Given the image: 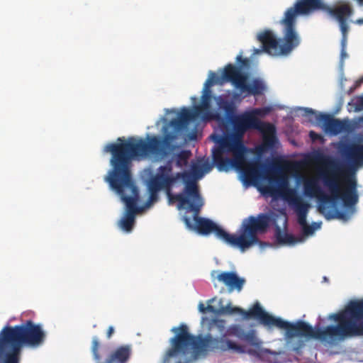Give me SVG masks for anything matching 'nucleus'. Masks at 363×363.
<instances>
[{
    "label": "nucleus",
    "instance_id": "c756f323",
    "mask_svg": "<svg viewBox=\"0 0 363 363\" xmlns=\"http://www.w3.org/2000/svg\"><path fill=\"white\" fill-rule=\"evenodd\" d=\"M148 191H149V198L147 203H152L156 201L158 199V193L162 191L161 189L152 186V184H147Z\"/></svg>",
    "mask_w": 363,
    "mask_h": 363
},
{
    "label": "nucleus",
    "instance_id": "a18cd8bd",
    "mask_svg": "<svg viewBox=\"0 0 363 363\" xmlns=\"http://www.w3.org/2000/svg\"><path fill=\"white\" fill-rule=\"evenodd\" d=\"M363 83V77L359 78L357 82H356V84H357V86H359L360 84H362Z\"/></svg>",
    "mask_w": 363,
    "mask_h": 363
},
{
    "label": "nucleus",
    "instance_id": "c85d7f7f",
    "mask_svg": "<svg viewBox=\"0 0 363 363\" xmlns=\"http://www.w3.org/2000/svg\"><path fill=\"white\" fill-rule=\"evenodd\" d=\"M348 106H352L354 112L363 111V95L355 96L352 99V102L348 104Z\"/></svg>",
    "mask_w": 363,
    "mask_h": 363
},
{
    "label": "nucleus",
    "instance_id": "f257e3e1",
    "mask_svg": "<svg viewBox=\"0 0 363 363\" xmlns=\"http://www.w3.org/2000/svg\"><path fill=\"white\" fill-rule=\"evenodd\" d=\"M175 139L176 135L174 133H167L162 139L157 136L148 137L147 141L134 137H129L126 140L118 138L117 143H108L105 146L104 152L111 154L110 164L112 167L105 180L120 196L126 206L125 213L118 224L123 231L129 233L133 230L135 216L138 211L137 203L139 190L132 177V161L149 156H166L171 143Z\"/></svg>",
    "mask_w": 363,
    "mask_h": 363
},
{
    "label": "nucleus",
    "instance_id": "a878e982",
    "mask_svg": "<svg viewBox=\"0 0 363 363\" xmlns=\"http://www.w3.org/2000/svg\"><path fill=\"white\" fill-rule=\"evenodd\" d=\"M211 93L203 92L201 96V104L194 106L197 111L201 115L203 111L208 110L211 107Z\"/></svg>",
    "mask_w": 363,
    "mask_h": 363
},
{
    "label": "nucleus",
    "instance_id": "ddd939ff",
    "mask_svg": "<svg viewBox=\"0 0 363 363\" xmlns=\"http://www.w3.org/2000/svg\"><path fill=\"white\" fill-rule=\"evenodd\" d=\"M277 182H275L272 184H279V191L281 196L293 207L296 213H298L306 208H310V204L306 201H304L302 197L297 194L295 189L289 188L288 186V182L285 178H278L277 177Z\"/></svg>",
    "mask_w": 363,
    "mask_h": 363
},
{
    "label": "nucleus",
    "instance_id": "7ed1b4c3",
    "mask_svg": "<svg viewBox=\"0 0 363 363\" xmlns=\"http://www.w3.org/2000/svg\"><path fill=\"white\" fill-rule=\"evenodd\" d=\"M172 331L175 335L170 339L171 347L166 352L162 363H171L172 359L179 357H186L194 350L199 354L208 352L233 350L238 353L247 352L253 354L255 351L249 350L246 352L245 347L228 340L227 336H235L239 340L245 341L253 346H258L259 342L254 330L246 332L240 325H231L226 330L225 333L220 337H213L211 334L199 337L189 333L188 327L182 324L178 328H173Z\"/></svg>",
    "mask_w": 363,
    "mask_h": 363
},
{
    "label": "nucleus",
    "instance_id": "8fccbe9b",
    "mask_svg": "<svg viewBox=\"0 0 363 363\" xmlns=\"http://www.w3.org/2000/svg\"><path fill=\"white\" fill-rule=\"evenodd\" d=\"M359 121L363 123V116L362 117L359 118Z\"/></svg>",
    "mask_w": 363,
    "mask_h": 363
},
{
    "label": "nucleus",
    "instance_id": "3c124183",
    "mask_svg": "<svg viewBox=\"0 0 363 363\" xmlns=\"http://www.w3.org/2000/svg\"><path fill=\"white\" fill-rule=\"evenodd\" d=\"M195 137L194 134H192V136H191V139H193Z\"/></svg>",
    "mask_w": 363,
    "mask_h": 363
},
{
    "label": "nucleus",
    "instance_id": "09e8293b",
    "mask_svg": "<svg viewBox=\"0 0 363 363\" xmlns=\"http://www.w3.org/2000/svg\"><path fill=\"white\" fill-rule=\"evenodd\" d=\"M356 1L359 3V4L363 5V0H356Z\"/></svg>",
    "mask_w": 363,
    "mask_h": 363
},
{
    "label": "nucleus",
    "instance_id": "1a4fd4ad",
    "mask_svg": "<svg viewBox=\"0 0 363 363\" xmlns=\"http://www.w3.org/2000/svg\"><path fill=\"white\" fill-rule=\"evenodd\" d=\"M236 61L240 66L229 63L224 67L222 72L223 80L230 82L235 89L240 91V94H247L246 96L262 94L264 90V85L262 82L258 79H254L252 83L248 84V75L242 70V67L248 68L250 67V60L243 58L241 55H238Z\"/></svg>",
    "mask_w": 363,
    "mask_h": 363
},
{
    "label": "nucleus",
    "instance_id": "a19ab883",
    "mask_svg": "<svg viewBox=\"0 0 363 363\" xmlns=\"http://www.w3.org/2000/svg\"><path fill=\"white\" fill-rule=\"evenodd\" d=\"M206 312L216 313V311L214 306L208 304L207 306H206Z\"/></svg>",
    "mask_w": 363,
    "mask_h": 363
},
{
    "label": "nucleus",
    "instance_id": "bb28decb",
    "mask_svg": "<svg viewBox=\"0 0 363 363\" xmlns=\"http://www.w3.org/2000/svg\"><path fill=\"white\" fill-rule=\"evenodd\" d=\"M218 106L225 111L228 120L232 116H235L234 113L235 108L233 101L225 99H220L218 102Z\"/></svg>",
    "mask_w": 363,
    "mask_h": 363
},
{
    "label": "nucleus",
    "instance_id": "9d476101",
    "mask_svg": "<svg viewBox=\"0 0 363 363\" xmlns=\"http://www.w3.org/2000/svg\"><path fill=\"white\" fill-rule=\"evenodd\" d=\"M229 121L232 125L233 133L220 140L233 145L236 149L240 147L247 150L243 143V138L248 130L270 131L272 129L269 123L262 121L256 116V112H245L232 116Z\"/></svg>",
    "mask_w": 363,
    "mask_h": 363
},
{
    "label": "nucleus",
    "instance_id": "4be33fe9",
    "mask_svg": "<svg viewBox=\"0 0 363 363\" xmlns=\"http://www.w3.org/2000/svg\"><path fill=\"white\" fill-rule=\"evenodd\" d=\"M308 209L309 208H306L304 210L296 213L297 221L302 228L303 234L306 236L313 234V233L315 230V228H313V226L309 225L307 223L306 218Z\"/></svg>",
    "mask_w": 363,
    "mask_h": 363
},
{
    "label": "nucleus",
    "instance_id": "49530a36",
    "mask_svg": "<svg viewBox=\"0 0 363 363\" xmlns=\"http://www.w3.org/2000/svg\"><path fill=\"white\" fill-rule=\"evenodd\" d=\"M346 56H347V54H346L345 50H344V53H342V49H341V57H342V58H344Z\"/></svg>",
    "mask_w": 363,
    "mask_h": 363
},
{
    "label": "nucleus",
    "instance_id": "473e14b6",
    "mask_svg": "<svg viewBox=\"0 0 363 363\" xmlns=\"http://www.w3.org/2000/svg\"><path fill=\"white\" fill-rule=\"evenodd\" d=\"M267 30L259 33L257 36V39L258 40L262 43V50H259V49H255L254 50V53L255 54H259L261 53L262 52H267L271 55H273V56H287L288 55H282V54H275L272 52H270V51H267L265 50L264 48V45L263 44V43L259 40V36H261L263 33H264Z\"/></svg>",
    "mask_w": 363,
    "mask_h": 363
},
{
    "label": "nucleus",
    "instance_id": "ea45409f",
    "mask_svg": "<svg viewBox=\"0 0 363 363\" xmlns=\"http://www.w3.org/2000/svg\"><path fill=\"white\" fill-rule=\"evenodd\" d=\"M207 79H212L215 80V84L217 82L218 77L213 72H210L209 73V77Z\"/></svg>",
    "mask_w": 363,
    "mask_h": 363
},
{
    "label": "nucleus",
    "instance_id": "de8ad7c7",
    "mask_svg": "<svg viewBox=\"0 0 363 363\" xmlns=\"http://www.w3.org/2000/svg\"><path fill=\"white\" fill-rule=\"evenodd\" d=\"M189 362H190V359H187L186 361H185L184 362H181V361H178V362H177L175 363H189Z\"/></svg>",
    "mask_w": 363,
    "mask_h": 363
},
{
    "label": "nucleus",
    "instance_id": "864d4df0",
    "mask_svg": "<svg viewBox=\"0 0 363 363\" xmlns=\"http://www.w3.org/2000/svg\"><path fill=\"white\" fill-rule=\"evenodd\" d=\"M213 300V299H211L208 301V303H211Z\"/></svg>",
    "mask_w": 363,
    "mask_h": 363
},
{
    "label": "nucleus",
    "instance_id": "f3484780",
    "mask_svg": "<svg viewBox=\"0 0 363 363\" xmlns=\"http://www.w3.org/2000/svg\"><path fill=\"white\" fill-rule=\"evenodd\" d=\"M316 120L323 125L327 132L334 135L341 133L345 128V123L342 121L330 114L319 113L316 116Z\"/></svg>",
    "mask_w": 363,
    "mask_h": 363
},
{
    "label": "nucleus",
    "instance_id": "4468645a",
    "mask_svg": "<svg viewBox=\"0 0 363 363\" xmlns=\"http://www.w3.org/2000/svg\"><path fill=\"white\" fill-rule=\"evenodd\" d=\"M220 313L222 314H235L239 313L244 316L245 318L249 319L254 318L257 319L262 323V318L264 314V311L261 307L259 303L256 302L249 311H245L239 307H233L230 304L220 309Z\"/></svg>",
    "mask_w": 363,
    "mask_h": 363
},
{
    "label": "nucleus",
    "instance_id": "79ce46f5",
    "mask_svg": "<svg viewBox=\"0 0 363 363\" xmlns=\"http://www.w3.org/2000/svg\"><path fill=\"white\" fill-rule=\"evenodd\" d=\"M198 308H199V311L201 313H206V306H204V304L202 302L199 303Z\"/></svg>",
    "mask_w": 363,
    "mask_h": 363
},
{
    "label": "nucleus",
    "instance_id": "39448f33",
    "mask_svg": "<svg viewBox=\"0 0 363 363\" xmlns=\"http://www.w3.org/2000/svg\"><path fill=\"white\" fill-rule=\"evenodd\" d=\"M328 319L335 321L337 324L330 325L322 329L313 328L302 320L297 321L298 336L332 344L349 338L363 336V298L350 301L342 310L329 315Z\"/></svg>",
    "mask_w": 363,
    "mask_h": 363
},
{
    "label": "nucleus",
    "instance_id": "6ab92c4d",
    "mask_svg": "<svg viewBox=\"0 0 363 363\" xmlns=\"http://www.w3.org/2000/svg\"><path fill=\"white\" fill-rule=\"evenodd\" d=\"M131 354V345H121L107 357L105 363H127L129 361Z\"/></svg>",
    "mask_w": 363,
    "mask_h": 363
},
{
    "label": "nucleus",
    "instance_id": "f704fd0d",
    "mask_svg": "<svg viewBox=\"0 0 363 363\" xmlns=\"http://www.w3.org/2000/svg\"><path fill=\"white\" fill-rule=\"evenodd\" d=\"M342 33V39H341V49H342V53H344V50L346 49L347 40V33L349 31V28H345V30H340Z\"/></svg>",
    "mask_w": 363,
    "mask_h": 363
},
{
    "label": "nucleus",
    "instance_id": "5701e85b",
    "mask_svg": "<svg viewBox=\"0 0 363 363\" xmlns=\"http://www.w3.org/2000/svg\"><path fill=\"white\" fill-rule=\"evenodd\" d=\"M275 237L279 244L294 245L302 241L301 238H296L291 234L283 233L279 226H277Z\"/></svg>",
    "mask_w": 363,
    "mask_h": 363
},
{
    "label": "nucleus",
    "instance_id": "2f4dec72",
    "mask_svg": "<svg viewBox=\"0 0 363 363\" xmlns=\"http://www.w3.org/2000/svg\"><path fill=\"white\" fill-rule=\"evenodd\" d=\"M99 342L97 337H94L92 338V345H91V352L93 354L94 358L99 361L101 359V356L99 352Z\"/></svg>",
    "mask_w": 363,
    "mask_h": 363
},
{
    "label": "nucleus",
    "instance_id": "cd10ccee",
    "mask_svg": "<svg viewBox=\"0 0 363 363\" xmlns=\"http://www.w3.org/2000/svg\"><path fill=\"white\" fill-rule=\"evenodd\" d=\"M191 156L189 150H182L175 156V163L177 167L182 168L188 164V160Z\"/></svg>",
    "mask_w": 363,
    "mask_h": 363
},
{
    "label": "nucleus",
    "instance_id": "7c9ffc66",
    "mask_svg": "<svg viewBox=\"0 0 363 363\" xmlns=\"http://www.w3.org/2000/svg\"><path fill=\"white\" fill-rule=\"evenodd\" d=\"M169 125L174 128L175 132L179 133L181 130H182L186 125V123H184L182 120H181L179 118H173L170 121Z\"/></svg>",
    "mask_w": 363,
    "mask_h": 363
},
{
    "label": "nucleus",
    "instance_id": "5fc2aeb1",
    "mask_svg": "<svg viewBox=\"0 0 363 363\" xmlns=\"http://www.w3.org/2000/svg\"><path fill=\"white\" fill-rule=\"evenodd\" d=\"M360 23H363V20L359 21Z\"/></svg>",
    "mask_w": 363,
    "mask_h": 363
},
{
    "label": "nucleus",
    "instance_id": "dca6fc26",
    "mask_svg": "<svg viewBox=\"0 0 363 363\" xmlns=\"http://www.w3.org/2000/svg\"><path fill=\"white\" fill-rule=\"evenodd\" d=\"M324 11H326L330 16L339 23L340 30H345L349 28L347 21L352 15V10L349 5L344 4L339 6L330 7L325 5Z\"/></svg>",
    "mask_w": 363,
    "mask_h": 363
},
{
    "label": "nucleus",
    "instance_id": "4c0bfd02",
    "mask_svg": "<svg viewBox=\"0 0 363 363\" xmlns=\"http://www.w3.org/2000/svg\"><path fill=\"white\" fill-rule=\"evenodd\" d=\"M309 136L313 140H315L320 138V135L313 130L310 131Z\"/></svg>",
    "mask_w": 363,
    "mask_h": 363
},
{
    "label": "nucleus",
    "instance_id": "72a5a7b5",
    "mask_svg": "<svg viewBox=\"0 0 363 363\" xmlns=\"http://www.w3.org/2000/svg\"><path fill=\"white\" fill-rule=\"evenodd\" d=\"M337 218L339 219L347 220L349 219L350 215L347 213L344 212V211H337L335 214L328 215V218Z\"/></svg>",
    "mask_w": 363,
    "mask_h": 363
},
{
    "label": "nucleus",
    "instance_id": "0eeeda50",
    "mask_svg": "<svg viewBox=\"0 0 363 363\" xmlns=\"http://www.w3.org/2000/svg\"><path fill=\"white\" fill-rule=\"evenodd\" d=\"M46 333L40 324L28 320L15 326H5L0 332V353L6 349L3 363H20L23 347L36 348L45 340Z\"/></svg>",
    "mask_w": 363,
    "mask_h": 363
},
{
    "label": "nucleus",
    "instance_id": "393cba45",
    "mask_svg": "<svg viewBox=\"0 0 363 363\" xmlns=\"http://www.w3.org/2000/svg\"><path fill=\"white\" fill-rule=\"evenodd\" d=\"M199 116V113L194 106V108L192 110H189L186 108H183L179 113V118L181 120H182V121L184 123L187 124L189 121L196 119Z\"/></svg>",
    "mask_w": 363,
    "mask_h": 363
},
{
    "label": "nucleus",
    "instance_id": "37998d69",
    "mask_svg": "<svg viewBox=\"0 0 363 363\" xmlns=\"http://www.w3.org/2000/svg\"><path fill=\"white\" fill-rule=\"evenodd\" d=\"M113 333H114L113 327V326L108 327V330H107V337L110 338L112 336Z\"/></svg>",
    "mask_w": 363,
    "mask_h": 363
},
{
    "label": "nucleus",
    "instance_id": "c03bdc74",
    "mask_svg": "<svg viewBox=\"0 0 363 363\" xmlns=\"http://www.w3.org/2000/svg\"><path fill=\"white\" fill-rule=\"evenodd\" d=\"M311 226H313V228H315V230L318 229L320 227V223H313L311 225Z\"/></svg>",
    "mask_w": 363,
    "mask_h": 363
},
{
    "label": "nucleus",
    "instance_id": "aec40b11",
    "mask_svg": "<svg viewBox=\"0 0 363 363\" xmlns=\"http://www.w3.org/2000/svg\"><path fill=\"white\" fill-rule=\"evenodd\" d=\"M346 157L354 164L363 162V145L354 143L346 150Z\"/></svg>",
    "mask_w": 363,
    "mask_h": 363
},
{
    "label": "nucleus",
    "instance_id": "412c9836",
    "mask_svg": "<svg viewBox=\"0 0 363 363\" xmlns=\"http://www.w3.org/2000/svg\"><path fill=\"white\" fill-rule=\"evenodd\" d=\"M272 127L270 131H260L263 134L262 144L261 148L262 150H269L274 147L275 143L277 141L276 137V130L274 125L269 123Z\"/></svg>",
    "mask_w": 363,
    "mask_h": 363
},
{
    "label": "nucleus",
    "instance_id": "c9c22d12",
    "mask_svg": "<svg viewBox=\"0 0 363 363\" xmlns=\"http://www.w3.org/2000/svg\"><path fill=\"white\" fill-rule=\"evenodd\" d=\"M215 84V80L212 79H206V81L204 83V87L203 92H208L211 93L210 90V87L212 86Z\"/></svg>",
    "mask_w": 363,
    "mask_h": 363
},
{
    "label": "nucleus",
    "instance_id": "b1692460",
    "mask_svg": "<svg viewBox=\"0 0 363 363\" xmlns=\"http://www.w3.org/2000/svg\"><path fill=\"white\" fill-rule=\"evenodd\" d=\"M211 169L212 166L208 161L203 162L201 165L194 164L191 167V171L189 172L191 174V179L195 181L193 177L200 178L204 172H208Z\"/></svg>",
    "mask_w": 363,
    "mask_h": 363
},
{
    "label": "nucleus",
    "instance_id": "423d86ee",
    "mask_svg": "<svg viewBox=\"0 0 363 363\" xmlns=\"http://www.w3.org/2000/svg\"><path fill=\"white\" fill-rule=\"evenodd\" d=\"M326 4L323 0H298L286 9L280 21L283 36L277 39L272 31H266L259 40L267 51L275 54L289 55L301 43V38L296 30L298 15L308 14L316 10L324 11Z\"/></svg>",
    "mask_w": 363,
    "mask_h": 363
},
{
    "label": "nucleus",
    "instance_id": "2eb2a0df",
    "mask_svg": "<svg viewBox=\"0 0 363 363\" xmlns=\"http://www.w3.org/2000/svg\"><path fill=\"white\" fill-rule=\"evenodd\" d=\"M261 324L269 327L275 326L280 329H285L286 335L288 337H294L298 336L296 323H291L290 322L284 320L281 318L274 317L266 311H264Z\"/></svg>",
    "mask_w": 363,
    "mask_h": 363
},
{
    "label": "nucleus",
    "instance_id": "6e6552de",
    "mask_svg": "<svg viewBox=\"0 0 363 363\" xmlns=\"http://www.w3.org/2000/svg\"><path fill=\"white\" fill-rule=\"evenodd\" d=\"M148 183L164 191L170 202L177 201L179 209L186 208V205L189 203L187 186L194 185L196 189H199L196 181L191 179V174L189 171L173 174L170 162L159 167Z\"/></svg>",
    "mask_w": 363,
    "mask_h": 363
},
{
    "label": "nucleus",
    "instance_id": "20e7f679",
    "mask_svg": "<svg viewBox=\"0 0 363 363\" xmlns=\"http://www.w3.org/2000/svg\"><path fill=\"white\" fill-rule=\"evenodd\" d=\"M321 167L318 169V176L330 195L326 194L319 185L317 178L304 177L303 191L306 196L315 198L319 202L318 211L324 213L328 203L341 200L345 207H352L358 201L357 182L349 177L341 182L342 169L334 159L323 157Z\"/></svg>",
    "mask_w": 363,
    "mask_h": 363
},
{
    "label": "nucleus",
    "instance_id": "f8f14e48",
    "mask_svg": "<svg viewBox=\"0 0 363 363\" xmlns=\"http://www.w3.org/2000/svg\"><path fill=\"white\" fill-rule=\"evenodd\" d=\"M238 169L242 172L245 182L250 184L256 182L260 178L267 179L270 184L277 182L275 172L271 170L262 172L263 165L258 161H245L242 168Z\"/></svg>",
    "mask_w": 363,
    "mask_h": 363
},
{
    "label": "nucleus",
    "instance_id": "603ef678",
    "mask_svg": "<svg viewBox=\"0 0 363 363\" xmlns=\"http://www.w3.org/2000/svg\"><path fill=\"white\" fill-rule=\"evenodd\" d=\"M215 273H216V271H213V272H212L211 275H212V276H213V274H214Z\"/></svg>",
    "mask_w": 363,
    "mask_h": 363
},
{
    "label": "nucleus",
    "instance_id": "58836bf2",
    "mask_svg": "<svg viewBox=\"0 0 363 363\" xmlns=\"http://www.w3.org/2000/svg\"><path fill=\"white\" fill-rule=\"evenodd\" d=\"M303 111H304L306 115H315V114H316L315 111L314 110H313L312 108H304Z\"/></svg>",
    "mask_w": 363,
    "mask_h": 363
},
{
    "label": "nucleus",
    "instance_id": "e433bc0d",
    "mask_svg": "<svg viewBox=\"0 0 363 363\" xmlns=\"http://www.w3.org/2000/svg\"><path fill=\"white\" fill-rule=\"evenodd\" d=\"M264 191L265 192L273 194L274 192L277 191V189L274 185H267L264 187Z\"/></svg>",
    "mask_w": 363,
    "mask_h": 363
},
{
    "label": "nucleus",
    "instance_id": "9b49d317",
    "mask_svg": "<svg viewBox=\"0 0 363 363\" xmlns=\"http://www.w3.org/2000/svg\"><path fill=\"white\" fill-rule=\"evenodd\" d=\"M247 150L235 148L234 145L220 140V147L213 150V162L220 172H228L232 167L241 169L245 162Z\"/></svg>",
    "mask_w": 363,
    "mask_h": 363
},
{
    "label": "nucleus",
    "instance_id": "a211bd4d",
    "mask_svg": "<svg viewBox=\"0 0 363 363\" xmlns=\"http://www.w3.org/2000/svg\"><path fill=\"white\" fill-rule=\"evenodd\" d=\"M217 279L228 286L229 292L235 289L240 291L245 282V279L239 277L234 272H220L218 274Z\"/></svg>",
    "mask_w": 363,
    "mask_h": 363
},
{
    "label": "nucleus",
    "instance_id": "f03ea898",
    "mask_svg": "<svg viewBox=\"0 0 363 363\" xmlns=\"http://www.w3.org/2000/svg\"><path fill=\"white\" fill-rule=\"evenodd\" d=\"M186 191L189 196V203L186 206H187L188 211H193L194 214L192 218L184 215L182 220L188 229L194 230L200 235H206L213 233L217 238L230 245L245 251L258 244V235L266 233L269 226L270 216L262 213L257 216H250L245 219L239 229V235L229 234L211 220L199 216L203 206L199 189H196L194 185H189Z\"/></svg>",
    "mask_w": 363,
    "mask_h": 363
}]
</instances>
